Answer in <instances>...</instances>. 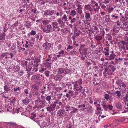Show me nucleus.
Masks as SVG:
<instances>
[{
  "mask_svg": "<svg viewBox=\"0 0 128 128\" xmlns=\"http://www.w3.org/2000/svg\"><path fill=\"white\" fill-rule=\"evenodd\" d=\"M57 22H58V24L60 25V26L61 28H62V26L64 25V23L61 18H58L57 19Z\"/></svg>",
  "mask_w": 128,
  "mask_h": 128,
  "instance_id": "f3484780",
  "label": "nucleus"
},
{
  "mask_svg": "<svg viewBox=\"0 0 128 128\" xmlns=\"http://www.w3.org/2000/svg\"><path fill=\"white\" fill-rule=\"evenodd\" d=\"M43 31L46 33H48L50 32H52L51 25L49 24L45 26L43 28Z\"/></svg>",
  "mask_w": 128,
  "mask_h": 128,
  "instance_id": "20e7f679",
  "label": "nucleus"
},
{
  "mask_svg": "<svg viewBox=\"0 0 128 128\" xmlns=\"http://www.w3.org/2000/svg\"><path fill=\"white\" fill-rule=\"evenodd\" d=\"M76 14V11L75 10H72L70 12V15L72 16H74Z\"/></svg>",
  "mask_w": 128,
  "mask_h": 128,
  "instance_id": "58836bf2",
  "label": "nucleus"
},
{
  "mask_svg": "<svg viewBox=\"0 0 128 128\" xmlns=\"http://www.w3.org/2000/svg\"><path fill=\"white\" fill-rule=\"evenodd\" d=\"M69 19L70 20H71L70 23L71 24H72L75 22L76 20V19L75 18H72V17L70 16H69Z\"/></svg>",
  "mask_w": 128,
  "mask_h": 128,
  "instance_id": "c756f323",
  "label": "nucleus"
},
{
  "mask_svg": "<svg viewBox=\"0 0 128 128\" xmlns=\"http://www.w3.org/2000/svg\"><path fill=\"white\" fill-rule=\"evenodd\" d=\"M36 32L34 30H32L30 32V34L34 36L36 34Z\"/></svg>",
  "mask_w": 128,
  "mask_h": 128,
  "instance_id": "864d4df0",
  "label": "nucleus"
},
{
  "mask_svg": "<svg viewBox=\"0 0 128 128\" xmlns=\"http://www.w3.org/2000/svg\"><path fill=\"white\" fill-rule=\"evenodd\" d=\"M93 7L91 4H86L85 5L84 8L85 9L90 11V12L93 11Z\"/></svg>",
  "mask_w": 128,
  "mask_h": 128,
  "instance_id": "9b49d317",
  "label": "nucleus"
},
{
  "mask_svg": "<svg viewBox=\"0 0 128 128\" xmlns=\"http://www.w3.org/2000/svg\"><path fill=\"white\" fill-rule=\"evenodd\" d=\"M85 18L86 19V22L88 23V25H89L90 24L88 23V22L91 21L92 20V18L90 17V14L89 13H86L85 12Z\"/></svg>",
  "mask_w": 128,
  "mask_h": 128,
  "instance_id": "9d476101",
  "label": "nucleus"
},
{
  "mask_svg": "<svg viewBox=\"0 0 128 128\" xmlns=\"http://www.w3.org/2000/svg\"><path fill=\"white\" fill-rule=\"evenodd\" d=\"M53 104L55 105H61L62 103L61 102L60 100H57L54 101Z\"/></svg>",
  "mask_w": 128,
  "mask_h": 128,
  "instance_id": "412c9836",
  "label": "nucleus"
},
{
  "mask_svg": "<svg viewBox=\"0 0 128 128\" xmlns=\"http://www.w3.org/2000/svg\"><path fill=\"white\" fill-rule=\"evenodd\" d=\"M72 125L70 123L68 125H67L66 126V128H72Z\"/></svg>",
  "mask_w": 128,
  "mask_h": 128,
  "instance_id": "bf43d9fd",
  "label": "nucleus"
},
{
  "mask_svg": "<svg viewBox=\"0 0 128 128\" xmlns=\"http://www.w3.org/2000/svg\"><path fill=\"white\" fill-rule=\"evenodd\" d=\"M55 11L52 10H48L44 11V15L46 17L50 16L54 14H55Z\"/></svg>",
  "mask_w": 128,
  "mask_h": 128,
  "instance_id": "7ed1b4c3",
  "label": "nucleus"
},
{
  "mask_svg": "<svg viewBox=\"0 0 128 128\" xmlns=\"http://www.w3.org/2000/svg\"><path fill=\"white\" fill-rule=\"evenodd\" d=\"M114 94H116L117 95V96L118 97V98H119L120 99V98L121 97H120L121 96V91H116Z\"/></svg>",
  "mask_w": 128,
  "mask_h": 128,
  "instance_id": "aec40b11",
  "label": "nucleus"
},
{
  "mask_svg": "<svg viewBox=\"0 0 128 128\" xmlns=\"http://www.w3.org/2000/svg\"><path fill=\"white\" fill-rule=\"evenodd\" d=\"M64 53V50H62L61 52H59L58 54H60L59 55L58 54L56 56H60V54H63Z\"/></svg>",
  "mask_w": 128,
  "mask_h": 128,
  "instance_id": "69168bd1",
  "label": "nucleus"
},
{
  "mask_svg": "<svg viewBox=\"0 0 128 128\" xmlns=\"http://www.w3.org/2000/svg\"><path fill=\"white\" fill-rule=\"evenodd\" d=\"M32 93H33V94L34 95L36 96L37 97L39 96L40 94H39V92H32Z\"/></svg>",
  "mask_w": 128,
  "mask_h": 128,
  "instance_id": "13d9d810",
  "label": "nucleus"
},
{
  "mask_svg": "<svg viewBox=\"0 0 128 128\" xmlns=\"http://www.w3.org/2000/svg\"><path fill=\"white\" fill-rule=\"evenodd\" d=\"M20 69V68L19 66L18 65H17L16 66L15 68L14 71L15 72H18V71H19Z\"/></svg>",
  "mask_w": 128,
  "mask_h": 128,
  "instance_id": "603ef678",
  "label": "nucleus"
},
{
  "mask_svg": "<svg viewBox=\"0 0 128 128\" xmlns=\"http://www.w3.org/2000/svg\"><path fill=\"white\" fill-rule=\"evenodd\" d=\"M85 45H81L79 49V51L81 53H82L84 54H86L87 53V49L85 47Z\"/></svg>",
  "mask_w": 128,
  "mask_h": 128,
  "instance_id": "0eeeda50",
  "label": "nucleus"
},
{
  "mask_svg": "<svg viewBox=\"0 0 128 128\" xmlns=\"http://www.w3.org/2000/svg\"><path fill=\"white\" fill-rule=\"evenodd\" d=\"M78 94V92H75L74 95L72 96V98H76Z\"/></svg>",
  "mask_w": 128,
  "mask_h": 128,
  "instance_id": "774afa93",
  "label": "nucleus"
},
{
  "mask_svg": "<svg viewBox=\"0 0 128 128\" xmlns=\"http://www.w3.org/2000/svg\"><path fill=\"white\" fill-rule=\"evenodd\" d=\"M111 16L112 17L114 18L115 19H117L118 18V16L116 15H112Z\"/></svg>",
  "mask_w": 128,
  "mask_h": 128,
  "instance_id": "0e129e2a",
  "label": "nucleus"
},
{
  "mask_svg": "<svg viewBox=\"0 0 128 128\" xmlns=\"http://www.w3.org/2000/svg\"><path fill=\"white\" fill-rule=\"evenodd\" d=\"M126 42L122 41L121 42L118 43V46L119 48L123 50H125V46Z\"/></svg>",
  "mask_w": 128,
  "mask_h": 128,
  "instance_id": "1a4fd4ad",
  "label": "nucleus"
},
{
  "mask_svg": "<svg viewBox=\"0 0 128 128\" xmlns=\"http://www.w3.org/2000/svg\"><path fill=\"white\" fill-rule=\"evenodd\" d=\"M27 63L28 62L27 61H23L22 62L21 64L22 66H24L26 65Z\"/></svg>",
  "mask_w": 128,
  "mask_h": 128,
  "instance_id": "c03bdc74",
  "label": "nucleus"
},
{
  "mask_svg": "<svg viewBox=\"0 0 128 128\" xmlns=\"http://www.w3.org/2000/svg\"><path fill=\"white\" fill-rule=\"evenodd\" d=\"M51 63L48 62H46L44 63H43L42 65L41 68L39 72H41L45 70L46 69H50L51 66Z\"/></svg>",
  "mask_w": 128,
  "mask_h": 128,
  "instance_id": "f257e3e1",
  "label": "nucleus"
},
{
  "mask_svg": "<svg viewBox=\"0 0 128 128\" xmlns=\"http://www.w3.org/2000/svg\"><path fill=\"white\" fill-rule=\"evenodd\" d=\"M66 3L64 2V1H62V5L64 7L65 9L66 8V6H67L68 4V2H66Z\"/></svg>",
  "mask_w": 128,
  "mask_h": 128,
  "instance_id": "7c9ffc66",
  "label": "nucleus"
},
{
  "mask_svg": "<svg viewBox=\"0 0 128 128\" xmlns=\"http://www.w3.org/2000/svg\"><path fill=\"white\" fill-rule=\"evenodd\" d=\"M74 84V89H76V88H78V85L77 84V81H76L75 82H74L72 83V84Z\"/></svg>",
  "mask_w": 128,
  "mask_h": 128,
  "instance_id": "e433bc0d",
  "label": "nucleus"
},
{
  "mask_svg": "<svg viewBox=\"0 0 128 128\" xmlns=\"http://www.w3.org/2000/svg\"><path fill=\"white\" fill-rule=\"evenodd\" d=\"M42 46L44 49L48 50L50 48L51 44L49 43L46 42Z\"/></svg>",
  "mask_w": 128,
  "mask_h": 128,
  "instance_id": "f8f14e48",
  "label": "nucleus"
},
{
  "mask_svg": "<svg viewBox=\"0 0 128 128\" xmlns=\"http://www.w3.org/2000/svg\"><path fill=\"white\" fill-rule=\"evenodd\" d=\"M67 16L66 14H64L62 18V20L63 21H64L66 22L67 21Z\"/></svg>",
  "mask_w": 128,
  "mask_h": 128,
  "instance_id": "c9c22d12",
  "label": "nucleus"
},
{
  "mask_svg": "<svg viewBox=\"0 0 128 128\" xmlns=\"http://www.w3.org/2000/svg\"><path fill=\"white\" fill-rule=\"evenodd\" d=\"M58 116H63L65 112V111L62 109H60L58 112Z\"/></svg>",
  "mask_w": 128,
  "mask_h": 128,
  "instance_id": "6ab92c4d",
  "label": "nucleus"
},
{
  "mask_svg": "<svg viewBox=\"0 0 128 128\" xmlns=\"http://www.w3.org/2000/svg\"><path fill=\"white\" fill-rule=\"evenodd\" d=\"M50 73V72L49 71L46 70L45 71L44 74L47 77H48L49 76Z\"/></svg>",
  "mask_w": 128,
  "mask_h": 128,
  "instance_id": "4d7b16f0",
  "label": "nucleus"
},
{
  "mask_svg": "<svg viewBox=\"0 0 128 128\" xmlns=\"http://www.w3.org/2000/svg\"><path fill=\"white\" fill-rule=\"evenodd\" d=\"M50 2L52 4H56L57 3V0H50Z\"/></svg>",
  "mask_w": 128,
  "mask_h": 128,
  "instance_id": "4c0bfd02",
  "label": "nucleus"
},
{
  "mask_svg": "<svg viewBox=\"0 0 128 128\" xmlns=\"http://www.w3.org/2000/svg\"><path fill=\"white\" fill-rule=\"evenodd\" d=\"M76 10L78 13L80 14L82 13V10L81 9L77 8Z\"/></svg>",
  "mask_w": 128,
  "mask_h": 128,
  "instance_id": "09e8293b",
  "label": "nucleus"
},
{
  "mask_svg": "<svg viewBox=\"0 0 128 128\" xmlns=\"http://www.w3.org/2000/svg\"><path fill=\"white\" fill-rule=\"evenodd\" d=\"M120 100H123L124 102H125V101L126 102H127V101H128V99H127L126 98V96H125L123 98L121 97L120 98Z\"/></svg>",
  "mask_w": 128,
  "mask_h": 128,
  "instance_id": "a19ab883",
  "label": "nucleus"
},
{
  "mask_svg": "<svg viewBox=\"0 0 128 128\" xmlns=\"http://www.w3.org/2000/svg\"><path fill=\"white\" fill-rule=\"evenodd\" d=\"M36 117V114L34 112H33L31 114V116L30 117V118L33 120L36 121V119H35V117Z\"/></svg>",
  "mask_w": 128,
  "mask_h": 128,
  "instance_id": "bb28decb",
  "label": "nucleus"
},
{
  "mask_svg": "<svg viewBox=\"0 0 128 128\" xmlns=\"http://www.w3.org/2000/svg\"><path fill=\"white\" fill-rule=\"evenodd\" d=\"M35 103L36 105L38 106V108H43L45 106L42 100H37L36 101Z\"/></svg>",
  "mask_w": 128,
  "mask_h": 128,
  "instance_id": "423d86ee",
  "label": "nucleus"
},
{
  "mask_svg": "<svg viewBox=\"0 0 128 128\" xmlns=\"http://www.w3.org/2000/svg\"><path fill=\"white\" fill-rule=\"evenodd\" d=\"M115 106L116 108L119 109H121L122 108L121 103L118 102L116 103Z\"/></svg>",
  "mask_w": 128,
  "mask_h": 128,
  "instance_id": "a878e982",
  "label": "nucleus"
},
{
  "mask_svg": "<svg viewBox=\"0 0 128 128\" xmlns=\"http://www.w3.org/2000/svg\"><path fill=\"white\" fill-rule=\"evenodd\" d=\"M102 38V36L97 35L95 39L97 40H101Z\"/></svg>",
  "mask_w": 128,
  "mask_h": 128,
  "instance_id": "ea45409f",
  "label": "nucleus"
},
{
  "mask_svg": "<svg viewBox=\"0 0 128 128\" xmlns=\"http://www.w3.org/2000/svg\"><path fill=\"white\" fill-rule=\"evenodd\" d=\"M72 112L73 113H76L77 112V109L74 107L72 108Z\"/></svg>",
  "mask_w": 128,
  "mask_h": 128,
  "instance_id": "6e6d98bb",
  "label": "nucleus"
},
{
  "mask_svg": "<svg viewBox=\"0 0 128 128\" xmlns=\"http://www.w3.org/2000/svg\"><path fill=\"white\" fill-rule=\"evenodd\" d=\"M6 36L5 33H2L0 34V40H5V37Z\"/></svg>",
  "mask_w": 128,
  "mask_h": 128,
  "instance_id": "b1692460",
  "label": "nucleus"
},
{
  "mask_svg": "<svg viewBox=\"0 0 128 128\" xmlns=\"http://www.w3.org/2000/svg\"><path fill=\"white\" fill-rule=\"evenodd\" d=\"M76 52L74 50L71 51L70 52V54L72 55H73L74 54H76Z\"/></svg>",
  "mask_w": 128,
  "mask_h": 128,
  "instance_id": "680f3d73",
  "label": "nucleus"
},
{
  "mask_svg": "<svg viewBox=\"0 0 128 128\" xmlns=\"http://www.w3.org/2000/svg\"><path fill=\"white\" fill-rule=\"evenodd\" d=\"M108 68L110 69L112 72H114L116 70V66L112 65H109L108 66Z\"/></svg>",
  "mask_w": 128,
  "mask_h": 128,
  "instance_id": "5701e85b",
  "label": "nucleus"
},
{
  "mask_svg": "<svg viewBox=\"0 0 128 128\" xmlns=\"http://www.w3.org/2000/svg\"><path fill=\"white\" fill-rule=\"evenodd\" d=\"M77 82L79 85V86L81 85V84H82V79H80L78 80L77 81Z\"/></svg>",
  "mask_w": 128,
  "mask_h": 128,
  "instance_id": "8fccbe9b",
  "label": "nucleus"
},
{
  "mask_svg": "<svg viewBox=\"0 0 128 128\" xmlns=\"http://www.w3.org/2000/svg\"><path fill=\"white\" fill-rule=\"evenodd\" d=\"M68 93L70 94V96H73L74 95V91L71 90H69Z\"/></svg>",
  "mask_w": 128,
  "mask_h": 128,
  "instance_id": "5fc2aeb1",
  "label": "nucleus"
},
{
  "mask_svg": "<svg viewBox=\"0 0 128 128\" xmlns=\"http://www.w3.org/2000/svg\"><path fill=\"white\" fill-rule=\"evenodd\" d=\"M101 104L103 108L105 111H107L108 109V108L106 105V102H101Z\"/></svg>",
  "mask_w": 128,
  "mask_h": 128,
  "instance_id": "dca6fc26",
  "label": "nucleus"
},
{
  "mask_svg": "<svg viewBox=\"0 0 128 128\" xmlns=\"http://www.w3.org/2000/svg\"><path fill=\"white\" fill-rule=\"evenodd\" d=\"M122 80L120 79H118L116 81V84L120 87L121 86V84L122 82Z\"/></svg>",
  "mask_w": 128,
  "mask_h": 128,
  "instance_id": "393cba45",
  "label": "nucleus"
},
{
  "mask_svg": "<svg viewBox=\"0 0 128 128\" xmlns=\"http://www.w3.org/2000/svg\"><path fill=\"white\" fill-rule=\"evenodd\" d=\"M104 50H106L104 51V54L105 55H108L109 54L108 53L109 50L108 48H104Z\"/></svg>",
  "mask_w": 128,
  "mask_h": 128,
  "instance_id": "79ce46f5",
  "label": "nucleus"
},
{
  "mask_svg": "<svg viewBox=\"0 0 128 128\" xmlns=\"http://www.w3.org/2000/svg\"><path fill=\"white\" fill-rule=\"evenodd\" d=\"M51 22V21L49 20H45L42 22V23L46 25Z\"/></svg>",
  "mask_w": 128,
  "mask_h": 128,
  "instance_id": "2f4dec72",
  "label": "nucleus"
},
{
  "mask_svg": "<svg viewBox=\"0 0 128 128\" xmlns=\"http://www.w3.org/2000/svg\"><path fill=\"white\" fill-rule=\"evenodd\" d=\"M104 71L103 72V74L105 76H107L109 75H111L112 74V72L111 70L107 68H104Z\"/></svg>",
  "mask_w": 128,
  "mask_h": 128,
  "instance_id": "6e6552de",
  "label": "nucleus"
},
{
  "mask_svg": "<svg viewBox=\"0 0 128 128\" xmlns=\"http://www.w3.org/2000/svg\"><path fill=\"white\" fill-rule=\"evenodd\" d=\"M56 12V16H62V10L60 9H58V10L56 12Z\"/></svg>",
  "mask_w": 128,
  "mask_h": 128,
  "instance_id": "4468645a",
  "label": "nucleus"
},
{
  "mask_svg": "<svg viewBox=\"0 0 128 128\" xmlns=\"http://www.w3.org/2000/svg\"><path fill=\"white\" fill-rule=\"evenodd\" d=\"M16 100V99L15 98H14L13 100L10 101V103L12 104H14V103L15 102V101Z\"/></svg>",
  "mask_w": 128,
  "mask_h": 128,
  "instance_id": "338daca9",
  "label": "nucleus"
},
{
  "mask_svg": "<svg viewBox=\"0 0 128 128\" xmlns=\"http://www.w3.org/2000/svg\"><path fill=\"white\" fill-rule=\"evenodd\" d=\"M78 32H75L74 33V34H75V35L77 36H78L80 34V30H78Z\"/></svg>",
  "mask_w": 128,
  "mask_h": 128,
  "instance_id": "052dcab7",
  "label": "nucleus"
},
{
  "mask_svg": "<svg viewBox=\"0 0 128 128\" xmlns=\"http://www.w3.org/2000/svg\"><path fill=\"white\" fill-rule=\"evenodd\" d=\"M60 78V77L59 76H56L54 78V80H55L57 81L59 80Z\"/></svg>",
  "mask_w": 128,
  "mask_h": 128,
  "instance_id": "e2e57ef3",
  "label": "nucleus"
},
{
  "mask_svg": "<svg viewBox=\"0 0 128 128\" xmlns=\"http://www.w3.org/2000/svg\"><path fill=\"white\" fill-rule=\"evenodd\" d=\"M49 104L50 105L49 106L48 105V107L46 108L47 111L50 112L53 111L55 112L56 106L54 104H52L50 103Z\"/></svg>",
  "mask_w": 128,
  "mask_h": 128,
  "instance_id": "39448f33",
  "label": "nucleus"
},
{
  "mask_svg": "<svg viewBox=\"0 0 128 128\" xmlns=\"http://www.w3.org/2000/svg\"><path fill=\"white\" fill-rule=\"evenodd\" d=\"M52 32L59 31L60 30V29L58 26V24L57 22H52Z\"/></svg>",
  "mask_w": 128,
  "mask_h": 128,
  "instance_id": "f03ea898",
  "label": "nucleus"
},
{
  "mask_svg": "<svg viewBox=\"0 0 128 128\" xmlns=\"http://www.w3.org/2000/svg\"><path fill=\"white\" fill-rule=\"evenodd\" d=\"M51 98L50 96H47L46 98V99L48 102V103L49 104L50 103V100H51Z\"/></svg>",
  "mask_w": 128,
  "mask_h": 128,
  "instance_id": "473e14b6",
  "label": "nucleus"
},
{
  "mask_svg": "<svg viewBox=\"0 0 128 128\" xmlns=\"http://www.w3.org/2000/svg\"><path fill=\"white\" fill-rule=\"evenodd\" d=\"M65 109L66 111H68L70 110V106L69 105H66L65 106Z\"/></svg>",
  "mask_w": 128,
  "mask_h": 128,
  "instance_id": "49530a36",
  "label": "nucleus"
},
{
  "mask_svg": "<svg viewBox=\"0 0 128 128\" xmlns=\"http://www.w3.org/2000/svg\"><path fill=\"white\" fill-rule=\"evenodd\" d=\"M30 102L29 100L27 98L22 100V102L24 103V104L26 105L28 104Z\"/></svg>",
  "mask_w": 128,
  "mask_h": 128,
  "instance_id": "4be33fe9",
  "label": "nucleus"
},
{
  "mask_svg": "<svg viewBox=\"0 0 128 128\" xmlns=\"http://www.w3.org/2000/svg\"><path fill=\"white\" fill-rule=\"evenodd\" d=\"M38 79L41 80L44 78V76L42 75L38 74Z\"/></svg>",
  "mask_w": 128,
  "mask_h": 128,
  "instance_id": "de8ad7c7",
  "label": "nucleus"
},
{
  "mask_svg": "<svg viewBox=\"0 0 128 128\" xmlns=\"http://www.w3.org/2000/svg\"><path fill=\"white\" fill-rule=\"evenodd\" d=\"M114 56H108V57L105 58V59L106 60H112L114 59Z\"/></svg>",
  "mask_w": 128,
  "mask_h": 128,
  "instance_id": "37998d69",
  "label": "nucleus"
},
{
  "mask_svg": "<svg viewBox=\"0 0 128 128\" xmlns=\"http://www.w3.org/2000/svg\"><path fill=\"white\" fill-rule=\"evenodd\" d=\"M64 71V68H60L58 69V74H60Z\"/></svg>",
  "mask_w": 128,
  "mask_h": 128,
  "instance_id": "c85d7f7f",
  "label": "nucleus"
},
{
  "mask_svg": "<svg viewBox=\"0 0 128 128\" xmlns=\"http://www.w3.org/2000/svg\"><path fill=\"white\" fill-rule=\"evenodd\" d=\"M9 84L7 83L6 84L5 83V86L4 87V90L6 91V92H8L10 90V86H8Z\"/></svg>",
  "mask_w": 128,
  "mask_h": 128,
  "instance_id": "ddd939ff",
  "label": "nucleus"
},
{
  "mask_svg": "<svg viewBox=\"0 0 128 128\" xmlns=\"http://www.w3.org/2000/svg\"><path fill=\"white\" fill-rule=\"evenodd\" d=\"M32 89L36 92H37L39 89V87L37 86L36 84H34L32 85Z\"/></svg>",
  "mask_w": 128,
  "mask_h": 128,
  "instance_id": "a211bd4d",
  "label": "nucleus"
},
{
  "mask_svg": "<svg viewBox=\"0 0 128 128\" xmlns=\"http://www.w3.org/2000/svg\"><path fill=\"white\" fill-rule=\"evenodd\" d=\"M86 109H88L87 111L88 112H92V107L91 106H86Z\"/></svg>",
  "mask_w": 128,
  "mask_h": 128,
  "instance_id": "cd10ccee",
  "label": "nucleus"
},
{
  "mask_svg": "<svg viewBox=\"0 0 128 128\" xmlns=\"http://www.w3.org/2000/svg\"><path fill=\"white\" fill-rule=\"evenodd\" d=\"M32 68V67L30 65L27 66L26 68V71L27 70L29 72L31 71V69Z\"/></svg>",
  "mask_w": 128,
  "mask_h": 128,
  "instance_id": "f704fd0d",
  "label": "nucleus"
},
{
  "mask_svg": "<svg viewBox=\"0 0 128 128\" xmlns=\"http://www.w3.org/2000/svg\"><path fill=\"white\" fill-rule=\"evenodd\" d=\"M65 69H64V73L65 74H68L70 73L71 70L70 69H68L66 67L65 68Z\"/></svg>",
  "mask_w": 128,
  "mask_h": 128,
  "instance_id": "72a5a7b5",
  "label": "nucleus"
},
{
  "mask_svg": "<svg viewBox=\"0 0 128 128\" xmlns=\"http://www.w3.org/2000/svg\"><path fill=\"white\" fill-rule=\"evenodd\" d=\"M104 98L106 100L108 99L110 97L109 95L108 94H106L104 95Z\"/></svg>",
  "mask_w": 128,
  "mask_h": 128,
  "instance_id": "3c124183",
  "label": "nucleus"
},
{
  "mask_svg": "<svg viewBox=\"0 0 128 128\" xmlns=\"http://www.w3.org/2000/svg\"><path fill=\"white\" fill-rule=\"evenodd\" d=\"M7 124L12 126H15L16 125V123L14 122H7Z\"/></svg>",
  "mask_w": 128,
  "mask_h": 128,
  "instance_id": "a18cd8bd",
  "label": "nucleus"
},
{
  "mask_svg": "<svg viewBox=\"0 0 128 128\" xmlns=\"http://www.w3.org/2000/svg\"><path fill=\"white\" fill-rule=\"evenodd\" d=\"M14 65L11 63L10 64H8V65H6V68L8 70L9 69H11L14 68Z\"/></svg>",
  "mask_w": 128,
  "mask_h": 128,
  "instance_id": "2eb2a0df",
  "label": "nucleus"
}]
</instances>
